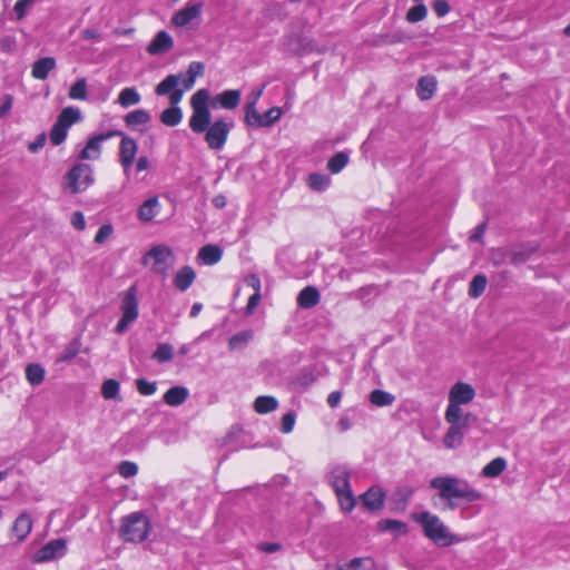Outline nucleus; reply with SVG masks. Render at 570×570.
Listing matches in <instances>:
<instances>
[{"label": "nucleus", "mask_w": 570, "mask_h": 570, "mask_svg": "<svg viewBox=\"0 0 570 570\" xmlns=\"http://www.w3.org/2000/svg\"><path fill=\"white\" fill-rule=\"evenodd\" d=\"M120 136H121V141L119 145V163L124 169V173L128 174V171L130 170V168L135 161L138 146H137V142L135 139H132L128 136H125L122 132Z\"/></svg>", "instance_id": "ddd939ff"}, {"label": "nucleus", "mask_w": 570, "mask_h": 570, "mask_svg": "<svg viewBox=\"0 0 570 570\" xmlns=\"http://www.w3.org/2000/svg\"><path fill=\"white\" fill-rule=\"evenodd\" d=\"M189 392L184 386H173L164 394V402L170 406L181 405L188 397Z\"/></svg>", "instance_id": "c85d7f7f"}, {"label": "nucleus", "mask_w": 570, "mask_h": 570, "mask_svg": "<svg viewBox=\"0 0 570 570\" xmlns=\"http://www.w3.org/2000/svg\"><path fill=\"white\" fill-rule=\"evenodd\" d=\"M370 402L379 407L390 406L394 403L395 396L383 390H373L370 393Z\"/></svg>", "instance_id": "72a5a7b5"}, {"label": "nucleus", "mask_w": 570, "mask_h": 570, "mask_svg": "<svg viewBox=\"0 0 570 570\" xmlns=\"http://www.w3.org/2000/svg\"><path fill=\"white\" fill-rule=\"evenodd\" d=\"M47 135L45 132L39 134L33 141L28 145V149L31 153H38L46 144Z\"/></svg>", "instance_id": "69168bd1"}, {"label": "nucleus", "mask_w": 570, "mask_h": 570, "mask_svg": "<svg viewBox=\"0 0 570 570\" xmlns=\"http://www.w3.org/2000/svg\"><path fill=\"white\" fill-rule=\"evenodd\" d=\"M210 110H193L189 118V127L195 134H203L212 124Z\"/></svg>", "instance_id": "412c9836"}, {"label": "nucleus", "mask_w": 570, "mask_h": 570, "mask_svg": "<svg viewBox=\"0 0 570 570\" xmlns=\"http://www.w3.org/2000/svg\"><path fill=\"white\" fill-rule=\"evenodd\" d=\"M488 284V278L483 274L475 275L469 286V295L472 298H478L483 294Z\"/></svg>", "instance_id": "79ce46f5"}, {"label": "nucleus", "mask_w": 570, "mask_h": 570, "mask_svg": "<svg viewBox=\"0 0 570 570\" xmlns=\"http://www.w3.org/2000/svg\"><path fill=\"white\" fill-rule=\"evenodd\" d=\"M138 472V466L136 463L130 461H122L118 465V473L124 478H131L136 475Z\"/></svg>", "instance_id": "13d9d810"}, {"label": "nucleus", "mask_w": 570, "mask_h": 570, "mask_svg": "<svg viewBox=\"0 0 570 570\" xmlns=\"http://www.w3.org/2000/svg\"><path fill=\"white\" fill-rule=\"evenodd\" d=\"M463 433L456 426H450L444 435V445L449 449H454L462 444Z\"/></svg>", "instance_id": "09e8293b"}, {"label": "nucleus", "mask_w": 570, "mask_h": 570, "mask_svg": "<svg viewBox=\"0 0 570 570\" xmlns=\"http://www.w3.org/2000/svg\"><path fill=\"white\" fill-rule=\"evenodd\" d=\"M31 529V517L27 512L20 513L12 525V533L17 537L18 543L22 542L28 537Z\"/></svg>", "instance_id": "5701e85b"}, {"label": "nucleus", "mask_w": 570, "mask_h": 570, "mask_svg": "<svg viewBox=\"0 0 570 570\" xmlns=\"http://www.w3.org/2000/svg\"><path fill=\"white\" fill-rule=\"evenodd\" d=\"M174 253L171 248L164 244H158L151 246V248L142 256L141 265L148 266L151 265V269L163 275L164 277L167 275V261L173 258Z\"/></svg>", "instance_id": "6e6552de"}, {"label": "nucleus", "mask_w": 570, "mask_h": 570, "mask_svg": "<svg viewBox=\"0 0 570 570\" xmlns=\"http://www.w3.org/2000/svg\"><path fill=\"white\" fill-rule=\"evenodd\" d=\"M112 230L114 228L110 224L102 225L95 236V242L97 244H102L112 234Z\"/></svg>", "instance_id": "e2e57ef3"}, {"label": "nucleus", "mask_w": 570, "mask_h": 570, "mask_svg": "<svg viewBox=\"0 0 570 570\" xmlns=\"http://www.w3.org/2000/svg\"><path fill=\"white\" fill-rule=\"evenodd\" d=\"M203 7L204 3L202 0H188L184 8L174 13L171 23L178 28L186 27L200 17Z\"/></svg>", "instance_id": "9d476101"}, {"label": "nucleus", "mask_w": 570, "mask_h": 570, "mask_svg": "<svg viewBox=\"0 0 570 570\" xmlns=\"http://www.w3.org/2000/svg\"><path fill=\"white\" fill-rule=\"evenodd\" d=\"M223 249L218 245L208 244L203 246L197 255V258L205 265H214L222 259Z\"/></svg>", "instance_id": "bb28decb"}, {"label": "nucleus", "mask_w": 570, "mask_h": 570, "mask_svg": "<svg viewBox=\"0 0 570 570\" xmlns=\"http://www.w3.org/2000/svg\"><path fill=\"white\" fill-rule=\"evenodd\" d=\"M343 512L350 513L356 505V499L352 489L335 493Z\"/></svg>", "instance_id": "c03bdc74"}, {"label": "nucleus", "mask_w": 570, "mask_h": 570, "mask_svg": "<svg viewBox=\"0 0 570 570\" xmlns=\"http://www.w3.org/2000/svg\"><path fill=\"white\" fill-rule=\"evenodd\" d=\"M320 292L314 286L303 288L297 295V304L302 308H312L320 303Z\"/></svg>", "instance_id": "393cba45"}, {"label": "nucleus", "mask_w": 570, "mask_h": 570, "mask_svg": "<svg viewBox=\"0 0 570 570\" xmlns=\"http://www.w3.org/2000/svg\"><path fill=\"white\" fill-rule=\"evenodd\" d=\"M161 210L158 196H151L147 198L138 209L137 214H157Z\"/></svg>", "instance_id": "603ef678"}, {"label": "nucleus", "mask_w": 570, "mask_h": 570, "mask_svg": "<svg viewBox=\"0 0 570 570\" xmlns=\"http://www.w3.org/2000/svg\"><path fill=\"white\" fill-rule=\"evenodd\" d=\"M181 120L183 111L180 107H169L160 114V121L168 127H175L179 125Z\"/></svg>", "instance_id": "2f4dec72"}, {"label": "nucleus", "mask_w": 570, "mask_h": 570, "mask_svg": "<svg viewBox=\"0 0 570 570\" xmlns=\"http://www.w3.org/2000/svg\"><path fill=\"white\" fill-rule=\"evenodd\" d=\"M94 183V168L85 163L75 164L63 176V188L70 194L83 193Z\"/></svg>", "instance_id": "f03ea898"}, {"label": "nucleus", "mask_w": 570, "mask_h": 570, "mask_svg": "<svg viewBox=\"0 0 570 570\" xmlns=\"http://www.w3.org/2000/svg\"><path fill=\"white\" fill-rule=\"evenodd\" d=\"M295 419L296 415L294 412H287L286 414H284V416L282 417L281 431L283 433L292 432L295 424Z\"/></svg>", "instance_id": "680f3d73"}, {"label": "nucleus", "mask_w": 570, "mask_h": 570, "mask_svg": "<svg viewBox=\"0 0 570 570\" xmlns=\"http://www.w3.org/2000/svg\"><path fill=\"white\" fill-rule=\"evenodd\" d=\"M56 67V60L52 57H45L38 59L32 65V77L38 80H45L50 71H52Z\"/></svg>", "instance_id": "a878e982"}, {"label": "nucleus", "mask_w": 570, "mask_h": 570, "mask_svg": "<svg viewBox=\"0 0 570 570\" xmlns=\"http://www.w3.org/2000/svg\"><path fill=\"white\" fill-rule=\"evenodd\" d=\"M433 10L438 17H444L450 11V6L445 0H435Z\"/></svg>", "instance_id": "338daca9"}, {"label": "nucleus", "mask_w": 570, "mask_h": 570, "mask_svg": "<svg viewBox=\"0 0 570 570\" xmlns=\"http://www.w3.org/2000/svg\"><path fill=\"white\" fill-rule=\"evenodd\" d=\"M377 528L381 531H391L395 534H406L409 531L407 524L403 521L384 519L377 522Z\"/></svg>", "instance_id": "7c9ffc66"}, {"label": "nucleus", "mask_w": 570, "mask_h": 570, "mask_svg": "<svg viewBox=\"0 0 570 570\" xmlns=\"http://www.w3.org/2000/svg\"><path fill=\"white\" fill-rule=\"evenodd\" d=\"M68 96L72 100H86L88 96L86 79L80 78L75 83H72L69 89Z\"/></svg>", "instance_id": "49530a36"}, {"label": "nucleus", "mask_w": 570, "mask_h": 570, "mask_svg": "<svg viewBox=\"0 0 570 570\" xmlns=\"http://www.w3.org/2000/svg\"><path fill=\"white\" fill-rule=\"evenodd\" d=\"M253 338V332L247 330V331H242V332H238L236 334H234L229 341H228V346L232 351L234 350H243L247 346V344L249 343V341Z\"/></svg>", "instance_id": "4c0bfd02"}, {"label": "nucleus", "mask_w": 570, "mask_h": 570, "mask_svg": "<svg viewBox=\"0 0 570 570\" xmlns=\"http://www.w3.org/2000/svg\"><path fill=\"white\" fill-rule=\"evenodd\" d=\"M120 309L122 315L115 328L118 334L125 333L129 325L138 317V299L135 286L129 287L124 293Z\"/></svg>", "instance_id": "0eeeda50"}, {"label": "nucleus", "mask_w": 570, "mask_h": 570, "mask_svg": "<svg viewBox=\"0 0 570 570\" xmlns=\"http://www.w3.org/2000/svg\"><path fill=\"white\" fill-rule=\"evenodd\" d=\"M373 561L368 558H354L338 567V570H372Z\"/></svg>", "instance_id": "a18cd8bd"}, {"label": "nucleus", "mask_w": 570, "mask_h": 570, "mask_svg": "<svg viewBox=\"0 0 570 570\" xmlns=\"http://www.w3.org/2000/svg\"><path fill=\"white\" fill-rule=\"evenodd\" d=\"M26 377L31 385H39L45 380V368L38 363H31L26 367Z\"/></svg>", "instance_id": "e433bc0d"}, {"label": "nucleus", "mask_w": 570, "mask_h": 570, "mask_svg": "<svg viewBox=\"0 0 570 570\" xmlns=\"http://www.w3.org/2000/svg\"><path fill=\"white\" fill-rule=\"evenodd\" d=\"M174 40L167 31H158L147 47V52L151 56L161 55L170 50Z\"/></svg>", "instance_id": "6ab92c4d"}, {"label": "nucleus", "mask_w": 570, "mask_h": 570, "mask_svg": "<svg viewBox=\"0 0 570 570\" xmlns=\"http://www.w3.org/2000/svg\"><path fill=\"white\" fill-rule=\"evenodd\" d=\"M196 279V272L186 265L179 268L174 277V285L180 292L187 291Z\"/></svg>", "instance_id": "4be33fe9"}, {"label": "nucleus", "mask_w": 570, "mask_h": 570, "mask_svg": "<svg viewBox=\"0 0 570 570\" xmlns=\"http://www.w3.org/2000/svg\"><path fill=\"white\" fill-rule=\"evenodd\" d=\"M438 81L433 76H425L420 78L416 95L421 100H429L436 91Z\"/></svg>", "instance_id": "cd10ccee"}, {"label": "nucleus", "mask_w": 570, "mask_h": 570, "mask_svg": "<svg viewBox=\"0 0 570 570\" xmlns=\"http://www.w3.org/2000/svg\"><path fill=\"white\" fill-rule=\"evenodd\" d=\"M184 90L176 87L174 90H171L168 95L170 107H179V102L181 101L184 97Z\"/></svg>", "instance_id": "774afa93"}, {"label": "nucleus", "mask_w": 570, "mask_h": 570, "mask_svg": "<svg viewBox=\"0 0 570 570\" xmlns=\"http://www.w3.org/2000/svg\"><path fill=\"white\" fill-rule=\"evenodd\" d=\"M139 101L140 95L135 88H125L118 96V102L125 108L137 105Z\"/></svg>", "instance_id": "37998d69"}, {"label": "nucleus", "mask_w": 570, "mask_h": 570, "mask_svg": "<svg viewBox=\"0 0 570 570\" xmlns=\"http://www.w3.org/2000/svg\"><path fill=\"white\" fill-rule=\"evenodd\" d=\"M150 120L149 114L144 109H137L126 115L125 121L129 127L146 125Z\"/></svg>", "instance_id": "a19ab883"}, {"label": "nucleus", "mask_w": 570, "mask_h": 570, "mask_svg": "<svg viewBox=\"0 0 570 570\" xmlns=\"http://www.w3.org/2000/svg\"><path fill=\"white\" fill-rule=\"evenodd\" d=\"M444 417L449 424H454L458 423L459 420L465 419V413H463L461 405L449 402Z\"/></svg>", "instance_id": "8fccbe9b"}, {"label": "nucleus", "mask_w": 570, "mask_h": 570, "mask_svg": "<svg viewBox=\"0 0 570 570\" xmlns=\"http://www.w3.org/2000/svg\"><path fill=\"white\" fill-rule=\"evenodd\" d=\"M430 488L438 491L436 495L445 502V508L449 510L458 508V500L471 504L483 498V494L466 480L452 475H440L431 479Z\"/></svg>", "instance_id": "f257e3e1"}, {"label": "nucleus", "mask_w": 570, "mask_h": 570, "mask_svg": "<svg viewBox=\"0 0 570 570\" xmlns=\"http://www.w3.org/2000/svg\"><path fill=\"white\" fill-rule=\"evenodd\" d=\"M508 258L510 259V252L504 248H493L490 253V261L494 266L503 265Z\"/></svg>", "instance_id": "5fc2aeb1"}, {"label": "nucleus", "mask_w": 570, "mask_h": 570, "mask_svg": "<svg viewBox=\"0 0 570 570\" xmlns=\"http://www.w3.org/2000/svg\"><path fill=\"white\" fill-rule=\"evenodd\" d=\"M204 69L205 67L202 62L193 61L189 63L186 73L188 75V77H191L196 81V78L204 73Z\"/></svg>", "instance_id": "0e129e2a"}, {"label": "nucleus", "mask_w": 570, "mask_h": 570, "mask_svg": "<svg viewBox=\"0 0 570 570\" xmlns=\"http://www.w3.org/2000/svg\"><path fill=\"white\" fill-rule=\"evenodd\" d=\"M348 155L344 151L336 153L334 156H332L327 161V169L331 174H338L341 173L344 167L348 164Z\"/></svg>", "instance_id": "c9c22d12"}, {"label": "nucleus", "mask_w": 570, "mask_h": 570, "mask_svg": "<svg viewBox=\"0 0 570 570\" xmlns=\"http://www.w3.org/2000/svg\"><path fill=\"white\" fill-rule=\"evenodd\" d=\"M36 0H18L14 4V12L18 20H21L28 9L35 3Z\"/></svg>", "instance_id": "052dcab7"}, {"label": "nucleus", "mask_w": 570, "mask_h": 570, "mask_svg": "<svg viewBox=\"0 0 570 570\" xmlns=\"http://www.w3.org/2000/svg\"><path fill=\"white\" fill-rule=\"evenodd\" d=\"M117 135H121V131L110 130L105 134L89 137L85 147L80 150L78 158L80 160H98L101 156L102 142Z\"/></svg>", "instance_id": "1a4fd4ad"}, {"label": "nucleus", "mask_w": 570, "mask_h": 570, "mask_svg": "<svg viewBox=\"0 0 570 570\" xmlns=\"http://www.w3.org/2000/svg\"><path fill=\"white\" fill-rule=\"evenodd\" d=\"M81 342L79 338H73L58 355L57 362H70L73 360L80 352Z\"/></svg>", "instance_id": "58836bf2"}, {"label": "nucleus", "mask_w": 570, "mask_h": 570, "mask_svg": "<svg viewBox=\"0 0 570 570\" xmlns=\"http://www.w3.org/2000/svg\"><path fill=\"white\" fill-rule=\"evenodd\" d=\"M149 530V520L141 511L132 512L121 520L120 535L125 541L142 542L147 539Z\"/></svg>", "instance_id": "7ed1b4c3"}, {"label": "nucleus", "mask_w": 570, "mask_h": 570, "mask_svg": "<svg viewBox=\"0 0 570 570\" xmlns=\"http://www.w3.org/2000/svg\"><path fill=\"white\" fill-rule=\"evenodd\" d=\"M151 357L159 363L169 362L174 357V348L170 344L160 343L157 345V348Z\"/></svg>", "instance_id": "de8ad7c7"}, {"label": "nucleus", "mask_w": 570, "mask_h": 570, "mask_svg": "<svg viewBox=\"0 0 570 570\" xmlns=\"http://www.w3.org/2000/svg\"><path fill=\"white\" fill-rule=\"evenodd\" d=\"M264 86H262L261 88H257V89H254L250 95L248 96V100L246 102V106H245V114L247 111H253L256 109V104L257 101L259 100V98L262 97L263 92H264Z\"/></svg>", "instance_id": "bf43d9fd"}, {"label": "nucleus", "mask_w": 570, "mask_h": 570, "mask_svg": "<svg viewBox=\"0 0 570 570\" xmlns=\"http://www.w3.org/2000/svg\"><path fill=\"white\" fill-rule=\"evenodd\" d=\"M136 387L141 395H153L157 390L156 382H149L146 379H138Z\"/></svg>", "instance_id": "4d7b16f0"}, {"label": "nucleus", "mask_w": 570, "mask_h": 570, "mask_svg": "<svg viewBox=\"0 0 570 570\" xmlns=\"http://www.w3.org/2000/svg\"><path fill=\"white\" fill-rule=\"evenodd\" d=\"M475 396L474 389L464 382L455 383L449 392V402L459 405L470 403Z\"/></svg>", "instance_id": "a211bd4d"}, {"label": "nucleus", "mask_w": 570, "mask_h": 570, "mask_svg": "<svg viewBox=\"0 0 570 570\" xmlns=\"http://www.w3.org/2000/svg\"><path fill=\"white\" fill-rule=\"evenodd\" d=\"M412 518L423 528L424 535L436 544L448 546L451 543L449 540L448 529L438 515L432 514L429 511H424L421 513H414Z\"/></svg>", "instance_id": "39448f33"}, {"label": "nucleus", "mask_w": 570, "mask_h": 570, "mask_svg": "<svg viewBox=\"0 0 570 570\" xmlns=\"http://www.w3.org/2000/svg\"><path fill=\"white\" fill-rule=\"evenodd\" d=\"M413 495V489L410 487H399L390 499L391 510L404 512L409 504L411 497Z\"/></svg>", "instance_id": "aec40b11"}, {"label": "nucleus", "mask_w": 570, "mask_h": 570, "mask_svg": "<svg viewBox=\"0 0 570 570\" xmlns=\"http://www.w3.org/2000/svg\"><path fill=\"white\" fill-rule=\"evenodd\" d=\"M209 91L207 89L197 90L190 98L193 110H209Z\"/></svg>", "instance_id": "ea45409f"}, {"label": "nucleus", "mask_w": 570, "mask_h": 570, "mask_svg": "<svg viewBox=\"0 0 570 570\" xmlns=\"http://www.w3.org/2000/svg\"><path fill=\"white\" fill-rule=\"evenodd\" d=\"M538 250L537 245L522 244L511 249L510 264L520 265L530 259V257Z\"/></svg>", "instance_id": "b1692460"}, {"label": "nucleus", "mask_w": 570, "mask_h": 570, "mask_svg": "<svg viewBox=\"0 0 570 570\" xmlns=\"http://www.w3.org/2000/svg\"><path fill=\"white\" fill-rule=\"evenodd\" d=\"M278 406V402L274 396L269 395H262L258 396L254 402V409L259 414H266L274 410H276Z\"/></svg>", "instance_id": "473e14b6"}, {"label": "nucleus", "mask_w": 570, "mask_h": 570, "mask_svg": "<svg viewBox=\"0 0 570 570\" xmlns=\"http://www.w3.org/2000/svg\"><path fill=\"white\" fill-rule=\"evenodd\" d=\"M195 80L187 73L168 75L155 89L157 96H167L171 90L181 85V90L188 91L195 86Z\"/></svg>", "instance_id": "9b49d317"}, {"label": "nucleus", "mask_w": 570, "mask_h": 570, "mask_svg": "<svg viewBox=\"0 0 570 570\" xmlns=\"http://www.w3.org/2000/svg\"><path fill=\"white\" fill-rule=\"evenodd\" d=\"M67 546L63 539L50 540L36 553L37 562L51 561L66 554Z\"/></svg>", "instance_id": "4468645a"}, {"label": "nucleus", "mask_w": 570, "mask_h": 570, "mask_svg": "<svg viewBox=\"0 0 570 570\" xmlns=\"http://www.w3.org/2000/svg\"><path fill=\"white\" fill-rule=\"evenodd\" d=\"M351 471L346 465H335L327 474L328 484L334 492H342L351 489L350 483Z\"/></svg>", "instance_id": "2eb2a0df"}, {"label": "nucleus", "mask_w": 570, "mask_h": 570, "mask_svg": "<svg viewBox=\"0 0 570 570\" xmlns=\"http://www.w3.org/2000/svg\"><path fill=\"white\" fill-rule=\"evenodd\" d=\"M119 382L109 379L102 383L101 394L106 400L115 399L119 393Z\"/></svg>", "instance_id": "864d4df0"}, {"label": "nucleus", "mask_w": 570, "mask_h": 570, "mask_svg": "<svg viewBox=\"0 0 570 570\" xmlns=\"http://www.w3.org/2000/svg\"><path fill=\"white\" fill-rule=\"evenodd\" d=\"M233 128L234 121L232 119L219 118L213 121L203 132L208 148L215 151L222 150Z\"/></svg>", "instance_id": "423d86ee"}, {"label": "nucleus", "mask_w": 570, "mask_h": 570, "mask_svg": "<svg viewBox=\"0 0 570 570\" xmlns=\"http://www.w3.org/2000/svg\"><path fill=\"white\" fill-rule=\"evenodd\" d=\"M242 92L236 89H228L220 94H217L210 99V106L213 108H223L226 110L235 109L240 101Z\"/></svg>", "instance_id": "f3484780"}, {"label": "nucleus", "mask_w": 570, "mask_h": 570, "mask_svg": "<svg viewBox=\"0 0 570 570\" xmlns=\"http://www.w3.org/2000/svg\"><path fill=\"white\" fill-rule=\"evenodd\" d=\"M81 120L82 114L78 107L69 106L63 108L49 132L50 142L53 146L61 145L68 136L69 128Z\"/></svg>", "instance_id": "20e7f679"}, {"label": "nucleus", "mask_w": 570, "mask_h": 570, "mask_svg": "<svg viewBox=\"0 0 570 570\" xmlns=\"http://www.w3.org/2000/svg\"><path fill=\"white\" fill-rule=\"evenodd\" d=\"M385 492L379 485L371 487L361 497L362 504L371 512L380 511L384 507Z\"/></svg>", "instance_id": "dca6fc26"}, {"label": "nucleus", "mask_w": 570, "mask_h": 570, "mask_svg": "<svg viewBox=\"0 0 570 570\" xmlns=\"http://www.w3.org/2000/svg\"><path fill=\"white\" fill-rule=\"evenodd\" d=\"M426 14H428V9H426L425 4L419 3L409 9V11L406 13V20L410 23H416V22L424 20Z\"/></svg>", "instance_id": "3c124183"}, {"label": "nucleus", "mask_w": 570, "mask_h": 570, "mask_svg": "<svg viewBox=\"0 0 570 570\" xmlns=\"http://www.w3.org/2000/svg\"><path fill=\"white\" fill-rule=\"evenodd\" d=\"M307 185L312 190L324 191L331 185V177L326 174L312 173L307 177Z\"/></svg>", "instance_id": "c756f323"}, {"label": "nucleus", "mask_w": 570, "mask_h": 570, "mask_svg": "<svg viewBox=\"0 0 570 570\" xmlns=\"http://www.w3.org/2000/svg\"><path fill=\"white\" fill-rule=\"evenodd\" d=\"M283 111L279 107H272L266 112L259 114L257 109L247 111L245 121L252 127H271L281 119Z\"/></svg>", "instance_id": "f8f14e48"}, {"label": "nucleus", "mask_w": 570, "mask_h": 570, "mask_svg": "<svg viewBox=\"0 0 570 570\" xmlns=\"http://www.w3.org/2000/svg\"><path fill=\"white\" fill-rule=\"evenodd\" d=\"M316 381V376L312 370L304 368L299 372L296 377V382L298 385L307 389Z\"/></svg>", "instance_id": "6e6d98bb"}, {"label": "nucleus", "mask_w": 570, "mask_h": 570, "mask_svg": "<svg viewBox=\"0 0 570 570\" xmlns=\"http://www.w3.org/2000/svg\"><path fill=\"white\" fill-rule=\"evenodd\" d=\"M507 468V462L503 458H495L490 461L482 470V474L485 478H497Z\"/></svg>", "instance_id": "f704fd0d"}]
</instances>
